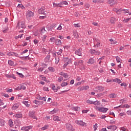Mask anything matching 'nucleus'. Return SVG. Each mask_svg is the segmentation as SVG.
Here are the masks:
<instances>
[{"label":"nucleus","mask_w":131,"mask_h":131,"mask_svg":"<svg viewBox=\"0 0 131 131\" xmlns=\"http://www.w3.org/2000/svg\"><path fill=\"white\" fill-rule=\"evenodd\" d=\"M17 28H18V29H20V28H23V29H25L26 28V26H25V24H24V22H18L17 24Z\"/></svg>","instance_id":"nucleus-1"},{"label":"nucleus","mask_w":131,"mask_h":131,"mask_svg":"<svg viewBox=\"0 0 131 131\" xmlns=\"http://www.w3.org/2000/svg\"><path fill=\"white\" fill-rule=\"evenodd\" d=\"M97 110L99 111V112H103V113H106L107 111H108V108L105 107H99L97 108Z\"/></svg>","instance_id":"nucleus-2"},{"label":"nucleus","mask_w":131,"mask_h":131,"mask_svg":"<svg viewBox=\"0 0 131 131\" xmlns=\"http://www.w3.org/2000/svg\"><path fill=\"white\" fill-rule=\"evenodd\" d=\"M29 116L33 119H35V112L34 111H30L29 113Z\"/></svg>","instance_id":"nucleus-3"},{"label":"nucleus","mask_w":131,"mask_h":131,"mask_svg":"<svg viewBox=\"0 0 131 131\" xmlns=\"http://www.w3.org/2000/svg\"><path fill=\"white\" fill-rule=\"evenodd\" d=\"M66 63L64 64V65L63 66V69H65V68H66V67H67V65H68L69 64H70V63H71V60L70 59H69V58H66Z\"/></svg>","instance_id":"nucleus-4"},{"label":"nucleus","mask_w":131,"mask_h":131,"mask_svg":"<svg viewBox=\"0 0 131 131\" xmlns=\"http://www.w3.org/2000/svg\"><path fill=\"white\" fill-rule=\"evenodd\" d=\"M76 123L79 125H82V126H86V123L83 122L82 121H76Z\"/></svg>","instance_id":"nucleus-5"},{"label":"nucleus","mask_w":131,"mask_h":131,"mask_svg":"<svg viewBox=\"0 0 131 131\" xmlns=\"http://www.w3.org/2000/svg\"><path fill=\"white\" fill-rule=\"evenodd\" d=\"M66 127L68 129V130H72V131L74 130V129L73 127L69 123L66 124Z\"/></svg>","instance_id":"nucleus-6"},{"label":"nucleus","mask_w":131,"mask_h":131,"mask_svg":"<svg viewBox=\"0 0 131 131\" xmlns=\"http://www.w3.org/2000/svg\"><path fill=\"white\" fill-rule=\"evenodd\" d=\"M38 13L40 14H42L43 15H46V13H45V8L42 7L40 9H38Z\"/></svg>","instance_id":"nucleus-7"},{"label":"nucleus","mask_w":131,"mask_h":131,"mask_svg":"<svg viewBox=\"0 0 131 131\" xmlns=\"http://www.w3.org/2000/svg\"><path fill=\"white\" fill-rule=\"evenodd\" d=\"M27 16L28 17H33V16H34V13L32 11L29 10L28 11V13L27 14Z\"/></svg>","instance_id":"nucleus-8"},{"label":"nucleus","mask_w":131,"mask_h":131,"mask_svg":"<svg viewBox=\"0 0 131 131\" xmlns=\"http://www.w3.org/2000/svg\"><path fill=\"white\" fill-rule=\"evenodd\" d=\"M53 7H56V8H62V3L61 2L59 4L53 3Z\"/></svg>","instance_id":"nucleus-9"},{"label":"nucleus","mask_w":131,"mask_h":131,"mask_svg":"<svg viewBox=\"0 0 131 131\" xmlns=\"http://www.w3.org/2000/svg\"><path fill=\"white\" fill-rule=\"evenodd\" d=\"M18 108H19V105H18V104L17 103H15L12 107V110H16L17 109H18Z\"/></svg>","instance_id":"nucleus-10"},{"label":"nucleus","mask_w":131,"mask_h":131,"mask_svg":"<svg viewBox=\"0 0 131 131\" xmlns=\"http://www.w3.org/2000/svg\"><path fill=\"white\" fill-rule=\"evenodd\" d=\"M96 89L98 90V92H103L104 91V87L102 86H97Z\"/></svg>","instance_id":"nucleus-11"},{"label":"nucleus","mask_w":131,"mask_h":131,"mask_svg":"<svg viewBox=\"0 0 131 131\" xmlns=\"http://www.w3.org/2000/svg\"><path fill=\"white\" fill-rule=\"evenodd\" d=\"M73 34L75 37H76V38H79V35H78V33H77V31L76 30L74 31Z\"/></svg>","instance_id":"nucleus-12"},{"label":"nucleus","mask_w":131,"mask_h":131,"mask_svg":"<svg viewBox=\"0 0 131 131\" xmlns=\"http://www.w3.org/2000/svg\"><path fill=\"white\" fill-rule=\"evenodd\" d=\"M76 55H77L78 56H81V51L80 50V49H79L75 51Z\"/></svg>","instance_id":"nucleus-13"},{"label":"nucleus","mask_w":131,"mask_h":131,"mask_svg":"<svg viewBox=\"0 0 131 131\" xmlns=\"http://www.w3.org/2000/svg\"><path fill=\"white\" fill-rule=\"evenodd\" d=\"M116 94H115V93H112L111 94L108 95V97L112 99H114L115 98V97H116Z\"/></svg>","instance_id":"nucleus-14"},{"label":"nucleus","mask_w":131,"mask_h":131,"mask_svg":"<svg viewBox=\"0 0 131 131\" xmlns=\"http://www.w3.org/2000/svg\"><path fill=\"white\" fill-rule=\"evenodd\" d=\"M114 82H117L118 83H121V80L118 78H116L113 80Z\"/></svg>","instance_id":"nucleus-15"},{"label":"nucleus","mask_w":131,"mask_h":131,"mask_svg":"<svg viewBox=\"0 0 131 131\" xmlns=\"http://www.w3.org/2000/svg\"><path fill=\"white\" fill-rule=\"evenodd\" d=\"M32 128V126H27L25 127V131H31V129Z\"/></svg>","instance_id":"nucleus-16"},{"label":"nucleus","mask_w":131,"mask_h":131,"mask_svg":"<svg viewBox=\"0 0 131 131\" xmlns=\"http://www.w3.org/2000/svg\"><path fill=\"white\" fill-rule=\"evenodd\" d=\"M54 121H61V119L59 118V116H55L53 118Z\"/></svg>","instance_id":"nucleus-17"},{"label":"nucleus","mask_w":131,"mask_h":131,"mask_svg":"<svg viewBox=\"0 0 131 131\" xmlns=\"http://www.w3.org/2000/svg\"><path fill=\"white\" fill-rule=\"evenodd\" d=\"M50 59H51V55H48L45 58L46 62H49V61H50Z\"/></svg>","instance_id":"nucleus-18"},{"label":"nucleus","mask_w":131,"mask_h":131,"mask_svg":"<svg viewBox=\"0 0 131 131\" xmlns=\"http://www.w3.org/2000/svg\"><path fill=\"white\" fill-rule=\"evenodd\" d=\"M108 4L111 5V6H113V5L115 4V2H114V0H109L108 1Z\"/></svg>","instance_id":"nucleus-19"},{"label":"nucleus","mask_w":131,"mask_h":131,"mask_svg":"<svg viewBox=\"0 0 131 131\" xmlns=\"http://www.w3.org/2000/svg\"><path fill=\"white\" fill-rule=\"evenodd\" d=\"M88 63L90 64H94V63H95V60L93 58H90L89 60Z\"/></svg>","instance_id":"nucleus-20"},{"label":"nucleus","mask_w":131,"mask_h":131,"mask_svg":"<svg viewBox=\"0 0 131 131\" xmlns=\"http://www.w3.org/2000/svg\"><path fill=\"white\" fill-rule=\"evenodd\" d=\"M115 21H116V18L114 17H111V22L112 24H114V23H115Z\"/></svg>","instance_id":"nucleus-21"},{"label":"nucleus","mask_w":131,"mask_h":131,"mask_svg":"<svg viewBox=\"0 0 131 131\" xmlns=\"http://www.w3.org/2000/svg\"><path fill=\"white\" fill-rule=\"evenodd\" d=\"M100 104H101L100 101L96 100L95 101H93V105H100Z\"/></svg>","instance_id":"nucleus-22"},{"label":"nucleus","mask_w":131,"mask_h":131,"mask_svg":"<svg viewBox=\"0 0 131 131\" xmlns=\"http://www.w3.org/2000/svg\"><path fill=\"white\" fill-rule=\"evenodd\" d=\"M122 9H118V10H117L116 11V13L117 14H118V15H120V14H121V12L122 11Z\"/></svg>","instance_id":"nucleus-23"},{"label":"nucleus","mask_w":131,"mask_h":131,"mask_svg":"<svg viewBox=\"0 0 131 131\" xmlns=\"http://www.w3.org/2000/svg\"><path fill=\"white\" fill-rule=\"evenodd\" d=\"M22 116V114H16L15 115V117H16L17 118H21Z\"/></svg>","instance_id":"nucleus-24"},{"label":"nucleus","mask_w":131,"mask_h":131,"mask_svg":"<svg viewBox=\"0 0 131 131\" xmlns=\"http://www.w3.org/2000/svg\"><path fill=\"white\" fill-rule=\"evenodd\" d=\"M55 42L56 45H60V43H62V42H61V40L59 39H55Z\"/></svg>","instance_id":"nucleus-25"},{"label":"nucleus","mask_w":131,"mask_h":131,"mask_svg":"<svg viewBox=\"0 0 131 131\" xmlns=\"http://www.w3.org/2000/svg\"><path fill=\"white\" fill-rule=\"evenodd\" d=\"M23 104L26 105V106L27 107H29V106H30V104H28V101H23Z\"/></svg>","instance_id":"nucleus-26"},{"label":"nucleus","mask_w":131,"mask_h":131,"mask_svg":"<svg viewBox=\"0 0 131 131\" xmlns=\"http://www.w3.org/2000/svg\"><path fill=\"white\" fill-rule=\"evenodd\" d=\"M48 69H49V71H50L51 72H54V71H55V69L52 67H49Z\"/></svg>","instance_id":"nucleus-27"},{"label":"nucleus","mask_w":131,"mask_h":131,"mask_svg":"<svg viewBox=\"0 0 131 131\" xmlns=\"http://www.w3.org/2000/svg\"><path fill=\"white\" fill-rule=\"evenodd\" d=\"M90 52H91V54L92 55H95V54H96V50H94V49H91V50H90Z\"/></svg>","instance_id":"nucleus-28"},{"label":"nucleus","mask_w":131,"mask_h":131,"mask_svg":"<svg viewBox=\"0 0 131 131\" xmlns=\"http://www.w3.org/2000/svg\"><path fill=\"white\" fill-rule=\"evenodd\" d=\"M86 103H87L88 104H94V101L91 100H87L86 101Z\"/></svg>","instance_id":"nucleus-29"},{"label":"nucleus","mask_w":131,"mask_h":131,"mask_svg":"<svg viewBox=\"0 0 131 131\" xmlns=\"http://www.w3.org/2000/svg\"><path fill=\"white\" fill-rule=\"evenodd\" d=\"M66 85H68V82H62L61 84V86L63 87V86H66Z\"/></svg>","instance_id":"nucleus-30"},{"label":"nucleus","mask_w":131,"mask_h":131,"mask_svg":"<svg viewBox=\"0 0 131 131\" xmlns=\"http://www.w3.org/2000/svg\"><path fill=\"white\" fill-rule=\"evenodd\" d=\"M59 61L60 59L58 57H55V64H58Z\"/></svg>","instance_id":"nucleus-31"},{"label":"nucleus","mask_w":131,"mask_h":131,"mask_svg":"<svg viewBox=\"0 0 131 131\" xmlns=\"http://www.w3.org/2000/svg\"><path fill=\"white\" fill-rule=\"evenodd\" d=\"M48 127H49V125H46L44 127L41 128L42 130H46V129H48Z\"/></svg>","instance_id":"nucleus-32"},{"label":"nucleus","mask_w":131,"mask_h":131,"mask_svg":"<svg viewBox=\"0 0 131 131\" xmlns=\"http://www.w3.org/2000/svg\"><path fill=\"white\" fill-rule=\"evenodd\" d=\"M55 88H56V86L53 85V86H52V90L53 91H54V92H55V93H57V92H58V89H55Z\"/></svg>","instance_id":"nucleus-33"},{"label":"nucleus","mask_w":131,"mask_h":131,"mask_svg":"<svg viewBox=\"0 0 131 131\" xmlns=\"http://www.w3.org/2000/svg\"><path fill=\"white\" fill-rule=\"evenodd\" d=\"M90 7H91V5L88 3H86L85 4V8H86V10H89V8H90Z\"/></svg>","instance_id":"nucleus-34"},{"label":"nucleus","mask_w":131,"mask_h":131,"mask_svg":"<svg viewBox=\"0 0 131 131\" xmlns=\"http://www.w3.org/2000/svg\"><path fill=\"white\" fill-rule=\"evenodd\" d=\"M0 125L2 126L5 125V121H4V120H0Z\"/></svg>","instance_id":"nucleus-35"},{"label":"nucleus","mask_w":131,"mask_h":131,"mask_svg":"<svg viewBox=\"0 0 131 131\" xmlns=\"http://www.w3.org/2000/svg\"><path fill=\"white\" fill-rule=\"evenodd\" d=\"M8 64L10 66H13V65H14V61H12V60H9L8 61Z\"/></svg>","instance_id":"nucleus-36"},{"label":"nucleus","mask_w":131,"mask_h":131,"mask_svg":"<svg viewBox=\"0 0 131 131\" xmlns=\"http://www.w3.org/2000/svg\"><path fill=\"white\" fill-rule=\"evenodd\" d=\"M119 107H121V108H125V104H124L123 105H119L118 106L115 107L114 109L119 108Z\"/></svg>","instance_id":"nucleus-37"},{"label":"nucleus","mask_w":131,"mask_h":131,"mask_svg":"<svg viewBox=\"0 0 131 131\" xmlns=\"http://www.w3.org/2000/svg\"><path fill=\"white\" fill-rule=\"evenodd\" d=\"M34 103L36 104V105H40V101H37V100H34Z\"/></svg>","instance_id":"nucleus-38"},{"label":"nucleus","mask_w":131,"mask_h":131,"mask_svg":"<svg viewBox=\"0 0 131 131\" xmlns=\"http://www.w3.org/2000/svg\"><path fill=\"white\" fill-rule=\"evenodd\" d=\"M16 74H18L19 76V77H21V78H23L24 77V75L22 73L17 72Z\"/></svg>","instance_id":"nucleus-39"},{"label":"nucleus","mask_w":131,"mask_h":131,"mask_svg":"<svg viewBox=\"0 0 131 131\" xmlns=\"http://www.w3.org/2000/svg\"><path fill=\"white\" fill-rule=\"evenodd\" d=\"M9 123L10 127H12L13 126V121L10 120L9 121Z\"/></svg>","instance_id":"nucleus-40"},{"label":"nucleus","mask_w":131,"mask_h":131,"mask_svg":"<svg viewBox=\"0 0 131 131\" xmlns=\"http://www.w3.org/2000/svg\"><path fill=\"white\" fill-rule=\"evenodd\" d=\"M62 76H63V77H64V78H68L69 77V75L67 73H63V75H62Z\"/></svg>","instance_id":"nucleus-41"},{"label":"nucleus","mask_w":131,"mask_h":131,"mask_svg":"<svg viewBox=\"0 0 131 131\" xmlns=\"http://www.w3.org/2000/svg\"><path fill=\"white\" fill-rule=\"evenodd\" d=\"M50 41H51V42H55L56 39L55 38V37H52L50 38Z\"/></svg>","instance_id":"nucleus-42"},{"label":"nucleus","mask_w":131,"mask_h":131,"mask_svg":"<svg viewBox=\"0 0 131 131\" xmlns=\"http://www.w3.org/2000/svg\"><path fill=\"white\" fill-rule=\"evenodd\" d=\"M116 128H117V127L116 125H112V130L113 131L116 130Z\"/></svg>","instance_id":"nucleus-43"},{"label":"nucleus","mask_w":131,"mask_h":131,"mask_svg":"<svg viewBox=\"0 0 131 131\" xmlns=\"http://www.w3.org/2000/svg\"><path fill=\"white\" fill-rule=\"evenodd\" d=\"M78 109H79V107L78 106L73 107V110H74V111H78Z\"/></svg>","instance_id":"nucleus-44"},{"label":"nucleus","mask_w":131,"mask_h":131,"mask_svg":"<svg viewBox=\"0 0 131 131\" xmlns=\"http://www.w3.org/2000/svg\"><path fill=\"white\" fill-rule=\"evenodd\" d=\"M62 80H63V77H62V76L59 77L58 79V82H61V81H62Z\"/></svg>","instance_id":"nucleus-45"},{"label":"nucleus","mask_w":131,"mask_h":131,"mask_svg":"<svg viewBox=\"0 0 131 131\" xmlns=\"http://www.w3.org/2000/svg\"><path fill=\"white\" fill-rule=\"evenodd\" d=\"M93 127L94 128V130H97V128H98V124L96 123L94 126Z\"/></svg>","instance_id":"nucleus-46"},{"label":"nucleus","mask_w":131,"mask_h":131,"mask_svg":"<svg viewBox=\"0 0 131 131\" xmlns=\"http://www.w3.org/2000/svg\"><path fill=\"white\" fill-rule=\"evenodd\" d=\"M116 58L117 62L118 63H120V58L118 56L116 57Z\"/></svg>","instance_id":"nucleus-47"},{"label":"nucleus","mask_w":131,"mask_h":131,"mask_svg":"<svg viewBox=\"0 0 131 131\" xmlns=\"http://www.w3.org/2000/svg\"><path fill=\"white\" fill-rule=\"evenodd\" d=\"M54 113H57V111L55 109L50 112L51 114H54Z\"/></svg>","instance_id":"nucleus-48"},{"label":"nucleus","mask_w":131,"mask_h":131,"mask_svg":"<svg viewBox=\"0 0 131 131\" xmlns=\"http://www.w3.org/2000/svg\"><path fill=\"white\" fill-rule=\"evenodd\" d=\"M129 20H131V18H128L126 19L123 20V21L125 22V23H127L128 21H129Z\"/></svg>","instance_id":"nucleus-49"},{"label":"nucleus","mask_w":131,"mask_h":131,"mask_svg":"<svg viewBox=\"0 0 131 131\" xmlns=\"http://www.w3.org/2000/svg\"><path fill=\"white\" fill-rule=\"evenodd\" d=\"M27 52H28V50L26 49V50H25L24 51H23L20 53V54H21V55H23V54H25V53H27Z\"/></svg>","instance_id":"nucleus-50"},{"label":"nucleus","mask_w":131,"mask_h":131,"mask_svg":"<svg viewBox=\"0 0 131 131\" xmlns=\"http://www.w3.org/2000/svg\"><path fill=\"white\" fill-rule=\"evenodd\" d=\"M77 61L78 62V64H79V65H80V64H82V63H83V61L82 60H77Z\"/></svg>","instance_id":"nucleus-51"},{"label":"nucleus","mask_w":131,"mask_h":131,"mask_svg":"<svg viewBox=\"0 0 131 131\" xmlns=\"http://www.w3.org/2000/svg\"><path fill=\"white\" fill-rule=\"evenodd\" d=\"M62 52H63V50L60 49L59 50V52H57V55H61V54H62Z\"/></svg>","instance_id":"nucleus-52"},{"label":"nucleus","mask_w":131,"mask_h":131,"mask_svg":"<svg viewBox=\"0 0 131 131\" xmlns=\"http://www.w3.org/2000/svg\"><path fill=\"white\" fill-rule=\"evenodd\" d=\"M93 3H94V4H98L100 3V0H93Z\"/></svg>","instance_id":"nucleus-53"},{"label":"nucleus","mask_w":131,"mask_h":131,"mask_svg":"<svg viewBox=\"0 0 131 131\" xmlns=\"http://www.w3.org/2000/svg\"><path fill=\"white\" fill-rule=\"evenodd\" d=\"M60 3L61 4V6H63V5H67V4H68L66 1L60 2Z\"/></svg>","instance_id":"nucleus-54"},{"label":"nucleus","mask_w":131,"mask_h":131,"mask_svg":"<svg viewBox=\"0 0 131 131\" xmlns=\"http://www.w3.org/2000/svg\"><path fill=\"white\" fill-rule=\"evenodd\" d=\"M43 91H45L46 92H49V88L46 86L43 87Z\"/></svg>","instance_id":"nucleus-55"},{"label":"nucleus","mask_w":131,"mask_h":131,"mask_svg":"<svg viewBox=\"0 0 131 131\" xmlns=\"http://www.w3.org/2000/svg\"><path fill=\"white\" fill-rule=\"evenodd\" d=\"M14 52H10L8 53V56H14Z\"/></svg>","instance_id":"nucleus-56"},{"label":"nucleus","mask_w":131,"mask_h":131,"mask_svg":"<svg viewBox=\"0 0 131 131\" xmlns=\"http://www.w3.org/2000/svg\"><path fill=\"white\" fill-rule=\"evenodd\" d=\"M88 89H90V86H89V85L83 87V90H88Z\"/></svg>","instance_id":"nucleus-57"},{"label":"nucleus","mask_w":131,"mask_h":131,"mask_svg":"<svg viewBox=\"0 0 131 131\" xmlns=\"http://www.w3.org/2000/svg\"><path fill=\"white\" fill-rule=\"evenodd\" d=\"M43 31H46V29H45V27H42V28L41 29L40 33H42Z\"/></svg>","instance_id":"nucleus-58"},{"label":"nucleus","mask_w":131,"mask_h":131,"mask_svg":"<svg viewBox=\"0 0 131 131\" xmlns=\"http://www.w3.org/2000/svg\"><path fill=\"white\" fill-rule=\"evenodd\" d=\"M121 86H127L126 83L123 82L121 84Z\"/></svg>","instance_id":"nucleus-59"},{"label":"nucleus","mask_w":131,"mask_h":131,"mask_svg":"<svg viewBox=\"0 0 131 131\" xmlns=\"http://www.w3.org/2000/svg\"><path fill=\"white\" fill-rule=\"evenodd\" d=\"M17 7H18V8H21V9L24 8V6L22 4H21V5L18 4Z\"/></svg>","instance_id":"nucleus-60"},{"label":"nucleus","mask_w":131,"mask_h":131,"mask_svg":"<svg viewBox=\"0 0 131 131\" xmlns=\"http://www.w3.org/2000/svg\"><path fill=\"white\" fill-rule=\"evenodd\" d=\"M40 100L45 101V102H46V101H47V100L46 99V97H41Z\"/></svg>","instance_id":"nucleus-61"},{"label":"nucleus","mask_w":131,"mask_h":131,"mask_svg":"<svg viewBox=\"0 0 131 131\" xmlns=\"http://www.w3.org/2000/svg\"><path fill=\"white\" fill-rule=\"evenodd\" d=\"M122 11L124 12V14H126V13H128V10L123 9Z\"/></svg>","instance_id":"nucleus-62"},{"label":"nucleus","mask_w":131,"mask_h":131,"mask_svg":"<svg viewBox=\"0 0 131 131\" xmlns=\"http://www.w3.org/2000/svg\"><path fill=\"white\" fill-rule=\"evenodd\" d=\"M74 27H80V26L79 25V24H76L74 25Z\"/></svg>","instance_id":"nucleus-63"},{"label":"nucleus","mask_w":131,"mask_h":131,"mask_svg":"<svg viewBox=\"0 0 131 131\" xmlns=\"http://www.w3.org/2000/svg\"><path fill=\"white\" fill-rule=\"evenodd\" d=\"M126 113L128 115H131V111H127Z\"/></svg>","instance_id":"nucleus-64"}]
</instances>
